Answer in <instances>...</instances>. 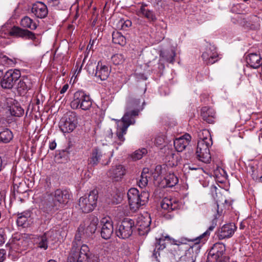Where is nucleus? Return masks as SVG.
<instances>
[{
    "label": "nucleus",
    "mask_w": 262,
    "mask_h": 262,
    "mask_svg": "<svg viewBox=\"0 0 262 262\" xmlns=\"http://www.w3.org/2000/svg\"><path fill=\"white\" fill-rule=\"evenodd\" d=\"M140 99L134 94H129L126 98L125 112L121 120H116L117 125L116 136L114 142L121 145L125 141L124 136L126 134L128 127L135 123V117L138 116L140 111L144 108L145 102L140 104Z\"/></svg>",
    "instance_id": "1"
},
{
    "label": "nucleus",
    "mask_w": 262,
    "mask_h": 262,
    "mask_svg": "<svg viewBox=\"0 0 262 262\" xmlns=\"http://www.w3.org/2000/svg\"><path fill=\"white\" fill-rule=\"evenodd\" d=\"M202 134H205L206 137L202 138L201 134L199 135L200 139L198 142L196 155L200 161L209 163L211 159L209 147L212 145V142L208 130H204Z\"/></svg>",
    "instance_id": "2"
},
{
    "label": "nucleus",
    "mask_w": 262,
    "mask_h": 262,
    "mask_svg": "<svg viewBox=\"0 0 262 262\" xmlns=\"http://www.w3.org/2000/svg\"><path fill=\"white\" fill-rule=\"evenodd\" d=\"M127 198L130 209L136 211L147 202L149 194L144 191L140 193L137 188H132L128 191Z\"/></svg>",
    "instance_id": "3"
},
{
    "label": "nucleus",
    "mask_w": 262,
    "mask_h": 262,
    "mask_svg": "<svg viewBox=\"0 0 262 262\" xmlns=\"http://www.w3.org/2000/svg\"><path fill=\"white\" fill-rule=\"evenodd\" d=\"M89 251L90 249L86 245H82L79 249L76 242H74L68 262H98L97 260L88 261Z\"/></svg>",
    "instance_id": "4"
},
{
    "label": "nucleus",
    "mask_w": 262,
    "mask_h": 262,
    "mask_svg": "<svg viewBox=\"0 0 262 262\" xmlns=\"http://www.w3.org/2000/svg\"><path fill=\"white\" fill-rule=\"evenodd\" d=\"M92 105V100L90 96L83 91L76 92L70 103L72 108L74 110L81 108L84 111L89 110Z\"/></svg>",
    "instance_id": "5"
},
{
    "label": "nucleus",
    "mask_w": 262,
    "mask_h": 262,
    "mask_svg": "<svg viewBox=\"0 0 262 262\" xmlns=\"http://www.w3.org/2000/svg\"><path fill=\"white\" fill-rule=\"evenodd\" d=\"M95 68V66L93 63L88 64L86 67L89 74L94 76L96 81H104L107 79L111 71L108 66L98 62L96 69Z\"/></svg>",
    "instance_id": "6"
},
{
    "label": "nucleus",
    "mask_w": 262,
    "mask_h": 262,
    "mask_svg": "<svg viewBox=\"0 0 262 262\" xmlns=\"http://www.w3.org/2000/svg\"><path fill=\"white\" fill-rule=\"evenodd\" d=\"M98 191L93 190L86 195L81 197L79 200L80 209L83 212L89 213L96 206L98 199Z\"/></svg>",
    "instance_id": "7"
},
{
    "label": "nucleus",
    "mask_w": 262,
    "mask_h": 262,
    "mask_svg": "<svg viewBox=\"0 0 262 262\" xmlns=\"http://www.w3.org/2000/svg\"><path fill=\"white\" fill-rule=\"evenodd\" d=\"M77 124V116L76 113L69 112L61 118L59 123V127L63 133L72 132Z\"/></svg>",
    "instance_id": "8"
},
{
    "label": "nucleus",
    "mask_w": 262,
    "mask_h": 262,
    "mask_svg": "<svg viewBox=\"0 0 262 262\" xmlns=\"http://www.w3.org/2000/svg\"><path fill=\"white\" fill-rule=\"evenodd\" d=\"M225 252V245L222 243H216L210 250L208 256L216 262H229V257Z\"/></svg>",
    "instance_id": "9"
},
{
    "label": "nucleus",
    "mask_w": 262,
    "mask_h": 262,
    "mask_svg": "<svg viewBox=\"0 0 262 262\" xmlns=\"http://www.w3.org/2000/svg\"><path fill=\"white\" fill-rule=\"evenodd\" d=\"M134 221L129 219L125 218L119 224L116 231L118 237L122 239L128 238L133 233L134 228Z\"/></svg>",
    "instance_id": "10"
},
{
    "label": "nucleus",
    "mask_w": 262,
    "mask_h": 262,
    "mask_svg": "<svg viewBox=\"0 0 262 262\" xmlns=\"http://www.w3.org/2000/svg\"><path fill=\"white\" fill-rule=\"evenodd\" d=\"M20 76L21 73L19 70H9L3 76L1 81V85L3 89H12L15 82L20 78Z\"/></svg>",
    "instance_id": "11"
},
{
    "label": "nucleus",
    "mask_w": 262,
    "mask_h": 262,
    "mask_svg": "<svg viewBox=\"0 0 262 262\" xmlns=\"http://www.w3.org/2000/svg\"><path fill=\"white\" fill-rule=\"evenodd\" d=\"M53 198L55 206H57L59 209L63 207L68 202L70 198V193L66 189H58L54 192L50 193Z\"/></svg>",
    "instance_id": "12"
},
{
    "label": "nucleus",
    "mask_w": 262,
    "mask_h": 262,
    "mask_svg": "<svg viewBox=\"0 0 262 262\" xmlns=\"http://www.w3.org/2000/svg\"><path fill=\"white\" fill-rule=\"evenodd\" d=\"M113 156V150H111L107 152H104L103 151L98 148H95L93 149L91 155L89 159V164L92 166L97 165L100 160L103 157L108 158L110 161L111 158Z\"/></svg>",
    "instance_id": "13"
},
{
    "label": "nucleus",
    "mask_w": 262,
    "mask_h": 262,
    "mask_svg": "<svg viewBox=\"0 0 262 262\" xmlns=\"http://www.w3.org/2000/svg\"><path fill=\"white\" fill-rule=\"evenodd\" d=\"M39 209L47 214L53 213L58 210L57 206H55L53 198L49 194H46L41 200L39 204Z\"/></svg>",
    "instance_id": "14"
},
{
    "label": "nucleus",
    "mask_w": 262,
    "mask_h": 262,
    "mask_svg": "<svg viewBox=\"0 0 262 262\" xmlns=\"http://www.w3.org/2000/svg\"><path fill=\"white\" fill-rule=\"evenodd\" d=\"M101 224L102 225L101 231L102 237L105 239L110 238L114 232L112 220L109 217H104L101 220Z\"/></svg>",
    "instance_id": "15"
},
{
    "label": "nucleus",
    "mask_w": 262,
    "mask_h": 262,
    "mask_svg": "<svg viewBox=\"0 0 262 262\" xmlns=\"http://www.w3.org/2000/svg\"><path fill=\"white\" fill-rule=\"evenodd\" d=\"M203 60L207 64H212L218 60V54L214 46H209L202 55Z\"/></svg>",
    "instance_id": "16"
},
{
    "label": "nucleus",
    "mask_w": 262,
    "mask_h": 262,
    "mask_svg": "<svg viewBox=\"0 0 262 262\" xmlns=\"http://www.w3.org/2000/svg\"><path fill=\"white\" fill-rule=\"evenodd\" d=\"M125 173L126 169L121 164L112 166L108 172V175L115 181H120Z\"/></svg>",
    "instance_id": "17"
},
{
    "label": "nucleus",
    "mask_w": 262,
    "mask_h": 262,
    "mask_svg": "<svg viewBox=\"0 0 262 262\" xmlns=\"http://www.w3.org/2000/svg\"><path fill=\"white\" fill-rule=\"evenodd\" d=\"M54 234L53 230H49L34 239V244L37 247L46 250L48 247V240Z\"/></svg>",
    "instance_id": "18"
},
{
    "label": "nucleus",
    "mask_w": 262,
    "mask_h": 262,
    "mask_svg": "<svg viewBox=\"0 0 262 262\" xmlns=\"http://www.w3.org/2000/svg\"><path fill=\"white\" fill-rule=\"evenodd\" d=\"M236 229V226L233 223L223 225L219 231L218 237L220 239L231 237Z\"/></svg>",
    "instance_id": "19"
},
{
    "label": "nucleus",
    "mask_w": 262,
    "mask_h": 262,
    "mask_svg": "<svg viewBox=\"0 0 262 262\" xmlns=\"http://www.w3.org/2000/svg\"><path fill=\"white\" fill-rule=\"evenodd\" d=\"M150 223L151 219L148 214H146L145 216L142 215L138 217L137 222V225L138 226V230L140 232H143L142 233H141V234H147L149 231Z\"/></svg>",
    "instance_id": "20"
},
{
    "label": "nucleus",
    "mask_w": 262,
    "mask_h": 262,
    "mask_svg": "<svg viewBox=\"0 0 262 262\" xmlns=\"http://www.w3.org/2000/svg\"><path fill=\"white\" fill-rule=\"evenodd\" d=\"M136 14L141 17L145 18L149 22H155L157 20L155 13L152 10L146 8V5H142L137 11Z\"/></svg>",
    "instance_id": "21"
},
{
    "label": "nucleus",
    "mask_w": 262,
    "mask_h": 262,
    "mask_svg": "<svg viewBox=\"0 0 262 262\" xmlns=\"http://www.w3.org/2000/svg\"><path fill=\"white\" fill-rule=\"evenodd\" d=\"M32 12L38 18H43L47 16L48 10L47 6L41 2H37L32 7Z\"/></svg>",
    "instance_id": "22"
},
{
    "label": "nucleus",
    "mask_w": 262,
    "mask_h": 262,
    "mask_svg": "<svg viewBox=\"0 0 262 262\" xmlns=\"http://www.w3.org/2000/svg\"><path fill=\"white\" fill-rule=\"evenodd\" d=\"M11 35L19 37L25 39L34 40L35 39L34 33L28 30H24L18 27H14L10 31Z\"/></svg>",
    "instance_id": "23"
},
{
    "label": "nucleus",
    "mask_w": 262,
    "mask_h": 262,
    "mask_svg": "<svg viewBox=\"0 0 262 262\" xmlns=\"http://www.w3.org/2000/svg\"><path fill=\"white\" fill-rule=\"evenodd\" d=\"M191 136L187 134L179 138L176 139L173 142L176 150L178 152L183 151L189 144Z\"/></svg>",
    "instance_id": "24"
},
{
    "label": "nucleus",
    "mask_w": 262,
    "mask_h": 262,
    "mask_svg": "<svg viewBox=\"0 0 262 262\" xmlns=\"http://www.w3.org/2000/svg\"><path fill=\"white\" fill-rule=\"evenodd\" d=\"M201 116L204 121L208 123H213L216 118V113L212 108L205 106L201 110Z\"/></svg>",
    "instance_id": "25"
},
{
    "label": "nucleus",
    "mask_w": 262,
    "mask_h": 262,
    "mask_svg": "<svg viewBox=\"0 0 262 262\" xmlns=\"http://www.w3.org/2000/svg\"><path fill=\"white\" fill-rule=\"evenodd\" d=\"M247 64L253 69H257L262 66V59L259 54L250 53L246 57Z\"/></svg>",
    "instance_id": "26"
},
{
    "label": "nucleus",
    "mask_w": 262,
    "mask_h": 262,
    "mask_svg": "<svg viewBox=\"0 0 262 262\" xmlns=\"http://www.w3.org/2000/svg\"><path fill=\"white\" fill-rule=\"evenodd\" d=\"M31 212L27 210L17 214V224L18 226L25 228L28 226L31 221Z\"/></svg>",
    "instance_id": "27"
},
{
    "label": "nucleus",
    "mask_w": 262,
    "mask_h": 262,
    "mask_svg": "<svg viewBox=\"0 0 262 262\" xmlns=\"http://www.w3.org/2000/svg\"><path fill=\"white\" fill-rule=\"evenodd\" d=\"M161 206L164 210L170 211L174 210L178 208V202L175 200L169 198H164L161 203Z\"/></svg>",
    "instance_id": "28"
},
{
    "label": "nucleus",
    "mask_w": 262,
    "mask_h": 262,
    "mask_svg": "<svg viewBox=\"0 0 262 262\" xmlns=\"http://www.w3.org/2000/svg\"><path fill=\"white\" fill-rule=\"evenodd\" d=\"M18 80L16 88L19 91H28L30 90L33 86L32 80L28 76H23Z\"/></svg>",
    "instance_id": "29"
},
{
    "label": "nucleus",
    "mask_w": 262,
    "mask_h": 262,
    "mask_svg": "<svg viewBox=\"0 0 262 262\" xmlns=\"http://www.w3.org/2000/svg\"><path fill=\"white\" fill-rule=\"evenodd\" d=\"M98 223V220L97 219L93 220L91 223L88 225V226L84 228V226L80 225V227L78 228L79 232H82L83 233L85 234L87 236H89L93 233H95V231L97 229V225Z\"/></svg>",
    "instance_id": "30"
},
{
    "label": "nucleus",
    "mask_w": 262,
    "mask_h": 262,
    "mask_svg": "<svg viewBox=\"0 0 262 262\" xmlns=\"http://www.w3.org/2000/svg\"><path fill=\"white\" fill-rule=\"evenodd\" d=\"M114 247L111 245H105L103 248L100 249L98 252L99 257L103 258H110L113 255L114 253Z\"/></svg>",
    "instance_id": "31"
},
{
    "label": "nucleus",
    "mask_w": 262,
    "mask_h": 262,
    "mask_svg": "<svg viewBox=\"0 0 262 262\" xmlns=\"http://www.w3.org/2000/svg\"><path fill=\"white\" fill-rule=\"evenodd\" d=\"M167 241L171 244H177L175 242L176 241H174V239L171 238L169 235H162V237L159 238L158 240H157V243L156 244V248L158 250H163L165 247V241Z\"/></svg>",
    "instance_id": "32"
},
{
    "label": "nucleus",
    "mask_w": 262,
    "mask_h": 262,
    "mask_svg": "<svg viewBox=\"0 0 262 262\" xmlns=\"http://www.w3.org/2000/svg\"><path fill=\"white\" fill-rule=\"evenodd\" d=\"M178 182V177L173 172H169L163 180V183H165V186L167 187H172L175 186Z\"/></svg>",
    "instance_id": "33"
},
{
    "label": "nucleus",
    "mask_w": 262,
    "mask_h": 262,
    "mask_svg": "<svg viewBox=\"0 0 262 262\" xmlns=\"http://www.w3.org/2000/svg\"><path fill=\"white\" fill-rule=\"evenodd\" d=\"M195 256L194 254L193 247H190L185 251L184 255L181 257V262H195Z\"/></svg>",
    "instance_id": "34"
},
{
    "label": "nucleus",
    "mask_w": 262,
    "mask_h": 262,
    "mask_svg": "<svg viewBox=\"0 0 262 262\" xmlns=\"http://www.w3.org/2000/svg\"><path fill=\"white\" fill-rule=\"evenodd\" d=\"M20 25L24 28H29L33 30H35L37 28L36 23H34L32 19L27 16L21 18Z\"/></svg>",
    "instance_id": "35"
},
{
    "label": "nucleus",
    "mask_w": 262,
    "mask_h": 262,
    "mask_svg": "<svg viewBox=\"0 0 262 262\" xmlns=\"http://www.w3.org/2000/svg\"><path fill=\"white\" fill-rule=\"evenodd\" d=\"M110 199L111 200L112 204H119L122 201V193L117 189L115 188L113 192L111 194Z\"/></svg>",
    "instance_id": "36"
},
{
    "label": "nucleus",
    "mask_w": 262,
    "mask_h": 262,
    "mask_svg": "<svg viewBox=\"0 0 262 262\" xmlns=\"http://www.w3.org/2000/svg\"><path fill=\"white\" fill-rule=\"evenodd\" d=\"M215 225L212 224L209 227L208 229L204 232L202 235H201L200 236H199L198 238L194 239V241L195 242V244H198V243L200 242H204L205 241L208 237L209 236L210 232L213 231L214 228H215Z\"/></svg>",
    "instance_id": "37"
},
{
    "label": "nucleus",
    "mask_w": 262,
    "mask_h": 262,
    "mask_svg": "<svg viewBox=\"0 0 262 262\" xmlns=\"http://www.w3.org/2000/svg\"><path fill=\"white\" fill-rule=\"evenodd\" d=\"M113 41L114 43L124 46L126 43V39L120 32H117L112 34Z\"/></svg>",
    "instance_id": "38"
},
{
    "label": "nucleus",
    "mask_w": 262,
    "mask_h": 262,
    "mask_svg": "<svg viewBox=\"0 0 262 262\" xmlns=\"http://www.w3.org/2000/svg\"><path fill=\"white\" fill-rule=\"evenodd\" d=\"M13 138L12 132L8 129H6L0 132V141L4 143L9 142Z\"/></svg>",
    "instance_id": "39"
},
{
    "label": "nucleus",
    "mask_w": 262,
    "mask_h": 262,
    "mask_svg": "<svg viewBox=\"0 0 262 262\" xmlns=\"http://www.w3.org/2000/svg\"><path fill=\"white\" fill-rule=\"evenodd\" d=\"M9 110L10 114L15 117H20L24 113V110L20 106L15 105L10 106Z\"/></svg>",
    "instance_id": "40"
},
{
    "label": "nucleus",
    "mask_w": 262,
    "mask_h": 262,
    "mask_svg": "<svg viewBox=\"0 0 262 262\" xmlns=\"http://www.w3.org/2000/svg\"><path fill=\"white\" fill-rule=\"evenodd\" d=\"M22 243L20 241H13L10 243L6 244L7 247H9L10 250L13 252H19L23 249L20 247V244Z\"/></svg>",
    "instance_id": "41"
},
{
    "label": "nucleus",
    "mask_w": 262,
    "mask_h": 262,
    "mask_svg": "<svg viewBox=\"0 0 262 262\" xmlns=\"http://www.w3.org/2000/svg\"><path fill=\"white\" fill-rule=\"evenodd\" d=\"M147 169H144L142 172L140 179L138 181L139 186L141 188L145 187L148 183V173H146Z\"/></svg>",
    "instance_id": "42"
},
{
    "label": "nucleus",
    "mask_w": 262,
    "mask_h": 262,
    "mask_svg": "<svg viewBox=\"0 0 262 262\" xmlns=\"http://www.w3.org/2000/svg\"><path fill=\"white\" fill-rule=\"evenodd\" d=\"M147 149L144 148L141 149L137 150L133 154L132 158L134 160L141 159L144 155L147 154Z\"/></svg>",
    "instance_id": "43"
},
{
    "label": "nucleus",
    "mask_w": 262,
    "mask_h": 262,
    "mask_svg": "<svg viewBox=\"0 0 262 262\" xmlns=\"http://www.w3.org/2000/svg\"><path fill=\"white\" fill-rule=\"evenodd\" d=\"M132 25V23L130 20L121 19L118 23V27L122 30H126L130 27Z\"/></svg>",
    "instance_id": "44"
},
{
    "label": "nucleus",
    "mask_w": 262,
    "mask_h": 262,
    "mask_svg": "<svg viewBox=\"0 0 262 262\" xmlns=\"http://www.w3.org/2000/svg\"><path fill=\"white\" fill-rule=\"evenodd\" d=\"M258 18L256 16H254L252 19V23L250 24V22H247L245 24L246 27L251 30L257 29L259 27V24L258 23Z\"/></svg>",
    "instance_id": "45"
},
{
    "label": "nucleus",
    "mask_w": 262,
    "mask_h": 262,
    "mask_svg": "<svg viewBox=\"0 0 262 262\" xmlns=\"http://www.w3.org/2000/svg\"><path fill=\"white\" fill-rule=\"evenodd\" d=\"M249 173H250L252 179L255 181L259 180V175L256 167L253 165H249Z\"/></svg>",
    "instance_id": "46"
},
{
    "label": "nucleus",
    "mask_w": 262,
    "mask_h": 262,
    "mask_svg": "<svg viewBox=\"0 0 262 262\" xmlns=\"http://www.w3.org/2000/svg\"><path fill=\"white\" fill-rule=\"evenodd\" d=\"M112 60L114 64H121L124 61V57L122 54H117L112 57Z\"/></svg>",
    "instance_id": "47"
},
{
    "label": "nucleus",
    "mask_w": 262,
    "mask_h": 262,
    "mask_svg": "<svg viewBox=\"0 0 262 262\" xmlns=\"http://www.w3.org/2000/svg\"><path fill=\"white\" fill-rule=\"evenodd\" d=\"M175 56L176 53L172 50L169 53H166V55H165V58L168 62L172 63L174 60Z\"/></svg>",
    "instance_id": "48"
},
{
    "label": "nucleus",
    "mask_w": 262,
    "mask_h": 262,
    "mask_svg": "<svg viewBox=\"0 0 262 262\" xmlns=\"http://www.w3.org/2000/svg\"><path fill=\"white\" fill-rule=\"evenodd\" d=\"M165 141L164 137L163 136H158L155 138V143L157 146L162 145Z\"/></svg>",
    "instance_id": "49"
},
{
    "label": "nucleus",
    "mask_w": 262,
    "mask_h": 262,
    "mask_svg": "<svg viewBox=\"0 0 262 262\" xmlns=\"http://www.w3.org/2000/svg\"><path fill=\"white\" fill-rule=\"evenodd\" d=\"M4 59L5 61H6V63L8 65L11 66H13L16 62V59H15V58L12 59L9 58L8 57H7L6 56H4Z\"/></svg>",
    "instance_id": "50"
},
{
    "label": "nucleus",
    "mask_w": 262,
    "mask_h": 262,
    "mask_svg": "<svg viewBox=\"0 0 262 262\" xmlns=\"http://www.w3.org/2000/svg\"><path fill=\"white\" fill-rule=\"evenodd\" d=\"M74 242H76V243L78 245V248H79V247H81V243H80V236L79 235V233H77L75 237V239L72 243V245L73 244Z\"/></svg>",
    "instance_id": "51"
},
{
    "label": "nucleus",
    "mask_w": 262,
    "mask_h": 262,
    "mask_svg": "<svg viewBox=\"0 0 262 262\" xmlns=\"http://www.w3.org/2000/svg\"><path fill=\"white\" fill-rule=\"evenodd\" d=\"M6 258V251L4 249H0V262H3Z\"/></svg>",
    "instance_id": "52"
},
{
    "label": "nucleus",
    "mask_w": 262,
    "mask_h": 262,
    "mask_svg": "<svg viewBox=\"0 0 262 262\" xmlns=\"http://www.w3.org/2000/svg\"><path fill=\"white\" fill-rule=\"evenodd\" d=\"M107 135L106 137V140L109 142L111 141V140L112 139V138L113 137V133H112V129H108L107 130Z\"/></svg>",
    "instance_id": "53"
},
{
    "label": "nucleus",
    "mask_w": 262,
    "mask_h": 262,
    "mask_svg": "<svg viewBox=\"0 0 262 262\" xmlns=\"http://www.w3.org/2000/svg\"><path fill=\"white\" fill-rule=\"evenodd\" d=\"M69 88V85L68 84H64L60 91V94H64Z\"/></svg>",
    "instance_id": "54"
},
{
    "label": "nucleus",
    "mask_w": 262,
    "mask_h": 262,
    "mask_svg": "<svg viewBox=\"0 0 262 262\" xmlns=\"http://www.w3.org/2000/svg\"><path fill=\"white\" fill-rule=\"evenodd\" d=\"M56 147V143L55 141L50 142L49 144V148L51 150H54Z\"/></svg>",
    "instance_id": "55"
},
{
    "label": "nucleus",
    "mask_w": 262,
    "mask_h": 262,
    "mask_svg": "<svg viewBox=\"0 0 262 262\" xmlns=\"http://www.w3.org/2000/svg\"><path fill=\"white\" fill-rule=\"evenodd\" d=\"M5 242V235L0 234V246L4 244Z\"/></svg>",
    "instance_id": "56"
},
{
    "label": "nucleus",
    "mask_w": 262,
    "mask_h": 262,
    "mask_svg": "<svg viewBox=\"0 0 262 262\" xmlns=\"http://www.w3.org/2000/svg\"><path fill=\"white\" fill-rule=\"evenodd\" d=\"M188 168L190 170H197L199 169V168L198 166H193V165H189Z\"/></svg>",
    "instance_id": "57"
},
{
    "label": "nucleus",
    "mask_w": 262,
    "mask_h": 262,
    "mask_svg": "<svg viewBox=\"0 0 262 262\" xmlns=\"http://www.w3.org/2000/svg\"><path fill=\"white\" fill-rule=\"evenodd\" d=\"M159 253H158V251H156V249H155L152 254V256L154 257L156 259H157L158 256H159Z\"/></svg>",
    "instance_id": "58"
},
{
    "label": "nucleus",
    "mask_w": 262,
    "mask_h": 262,
    "mask_svg": "<svg viewBox=\"0 0 262 262\" xmlns=\"http://www.w3.org/2000/svg\"><path fill=\"white\" fill-rule=\"evenodd\" d=\"M4 200V197L3 194L0 192V205Z\"/></svg>",
    "instance_id": "59"
},
{
    "label": "nucleus",
    "mask_w": 262,
    "mask_h": 262,
    "mask_svg": "<svg viewBox=\"0 0 262 262\" xmlns=\"http://www.w3.org/2000/svg\"><path fill=\"white\" fill-rule=\"evenodd\" d=\"M3 162H2V159L1 158V157H0V171L2 170V167H3V164H2Z\"/></svg>",
    "instance_id": "60"
},
{
    "label": "nucleus",
    "mask_w": 262,
    "mask_h": 262,
    "mask_svg": "<svg viewBox=\"0 0 262 262\" xmlns=\"http://www.w3.org/2000/svg\"><path fill=\"white\" fill-rule=\"evenodd\" d=\"M81 68H82V67L81 66L78 69H77L76 70V72L77 73V75L80 73V72H81Z\"/></svg>",
    "instance_id": "61"
},
{
    "label": "nucleus",
    "mask_w": 262,
    "mask_h": 262,
    "mask_svg": "<svg viewBox=\"0 0 262 262\" xmlns=\"http://www.w3.org/2000/svg\"><path fill=\"white\" fill-rule=\"evenodd\" d=\"M48 262H57L55 260L51 259L49 260Z\"/></svg>",
    "instance_id": "62"
},
{
    "label": "nucleus",
    "mask_w": 262,
    "mask_h": 262,
    "mask_svg": "<svg viewBox=\"0 0 262 262\" xmlns=\"http://www.w3.org/2000/svg\"><path fill=\"white\" fill-rule=\"evenodd\" d=\"M259 180L262 182V175L259 176Z\"/></svg>",
    "instance_id": "63"
},
{
    "label": "nucleus",
    "mask_w": 262,
    "mask_h": 262,
    "mask_svg": "<svg viewBox=\"0 0 262 262\" xmlns=\"http://www.w3.org/2000/svg\"><path fill=\"white\" fill-rule=\"evenodd\" d=\"M240 84V79H239L238 81L237 82V85H239Z\"/></svg>",
    "instance_id": "64"
}]
</instances>
